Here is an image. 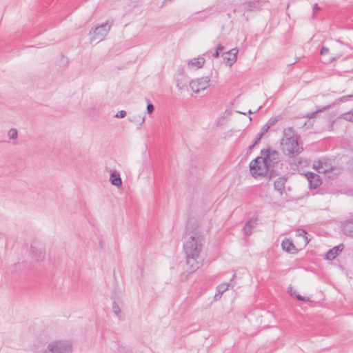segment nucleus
I'll list each match as a JSON object with an SVG mask.
<instances>
[{
  "label": "nucleus",
  "mask_w": 353,
  "mask_h": 353,
  "mask_svg": "<svg viewBox=\"0 0 353 353\" xmlns=\"http://www.w3.org/2000/svg\"><path fill=\"white\" fill-rule=\"evenodd\" d=\"M183 251L186 258L185 270L188 274H182L181 279L186 281L190 274L194 272L203 265L201 252L203 249L205 239L198 231L186 232L183 238Z\"/></svg>",
  "instance_id": "f257e3e1"
},
{
  "label": "nucleus",
  "mask_w": 353,
  "mask_h": 353,
  "mask_svg": "<svg viewBox=\"0 0 353 353\" xmlns=\"http://www.w3.org/2000/svg\"><path fill=\"white\" fill-rule=\"evenodd\" d=\"M281 148L282 152L285 155L290 158H294L301 154L303 150L302 145L299 143L297 139H288L281 140Z\"/></svg>",
  "instance_id": "f03ea898"
},
{
  "label": "nucleus",
  "mask_w": 353,
  "mask_h": 353,
  "mask_svg": "<svg viewBox=\"0 0 353 353\" xmlns=\"http://www.w3.org/2000/svg\"><path fill=\"white\" fill-rule=\"evenodd\" d=\"M250 170L254 178L265 176L271 170L261 157H258L250 162Z\"/></svg>",
  "instance_id": "7ed1b4c3"
},
{
  "label": "nucleus",
  "mask_w": 353,
  "mask_h": 353,
  "mask_svg": "<svg viewBox=\"0 0 353 353\" xmlns=\"http://www.w3.org/2000/svg\"><path fill=\"white\" fill-rule=\"evenodd\" d=\"M72 346L67 341H54L48 345L45 353H70Z\"/></svg>",
  "instance_id": "20e7f679"
},
{
  "label": "nucleus",
  "mask_w": 353,
  "mask_h": 353,
  "mask_svg": "<svg viewBox=\"0 0 353 353\" xmlns=\"http://www.w3.org/2000/svg\"><path fill=\"white\" fill-rule=\"evenodd\" d=\"M261 157L262 159L266 161L268 165L273 170L274 166L279 163V153L276 150H272L270 149L262 150H261Z\"/></svg>",
  "instance_id": "39448f33"
},
{
  "label": "nucleus",
  "mask_w": 353,
  "mask_h": 353,
  "mask_svg": "<svg viewBox=\"0 0 353 353\" xmlns=\"http://www.w3.org/2000/svg\"><path fill=\"white\" fill-rule=\"evenodd\" d=\"M210 79L209 77H203L190 82V87L194 92L198 93L205 90L210 86Z\"/></svg>",
  "instance_id": "423d86ee"
},
{
  "label": "nucleus",
  "mask_w": 353,
  "mask_h": 353,
  "mask_svg": "<svg viewBox=\"0 0 353 353\" xmlns=\"http://www.w3.org/2000/svg\"><path fill=\"white\" fill-rule=\"evenodd\" d=\"M111 27L112 25L108 24V22L96 27L93 30V35L91 37V41L96 39L102 41L110 32Z\"/></svg>",
  "instance_id": "0eeeda50"
},
{
  "label": "nucleus",
  "mask_w": 353,
  "mask_h": 353,
  "mask_svg": "<svg viewBox=\"0 0 353 353\" xmlns=\"http://www.w3.org/2000/svg\"><path fill=\"white\" fill-rule=\"evenodd\" d=\"M238 52L236 48H232L222 54L223 60L228 65L232 66L236 62Z\"/></svg>",
  "instance_id": "6e6552de"
},
{
  "label": "nucleus",
  "mask_w": 353,
  "mask_h": 353,
  "mask_svg": "<svg viewBox=\"0 0 353 353\" xmlns=\"http://www.w3.org/2000/svg\"><path fill=\"white\" fill-rule=\"evenodd\" d=\"M352 97H353V94H352L343 96V97H340L339 99H338L336 100V101L335 103H334L332 105H325V106H324V107L317 110L316 112H311V113L308 114L307 117L309 119L314 118L317 113L321 112L327 110H329L330 108H331L332 106H334L336 104H339L340 103H343V102L347 101L349 98H352Z\"/></svg>",
  "instance_id": "1a4fd4ad"
},
{
  "label": "nucleus",
  "mask_w": 353,
  "mask_h": 353,
  "mask_svg": "<svg viewBox=\"0 0 353 353\" xmlns=\"http://www.w3.org/2000/svg\"><path fill=\"white\" fill-rule=\"evenodd\" d=\"M31 254L32 257L37 261L42 260L45 256V252L43 246L37 243L31 245Z\"/></svg>",
  "instance_id": "9d476101"
},
{
  "label": "nucleus",
  "mask_w": 353,
  "mask_h": 353,
  "mask_svg": "<svg viewBox=\"0 0 353 353\" xmlns=\"http://www.w3.org/2000/svg\"><path fill=\"white\" fill-rule=\"evenodd\" d=\"M305 176L308 181L309 187L312 189H316L321 184L320 176L316 174L308 172L305 174Z\"/></svg>",
  "instance_id": "9b49d317"
},
{
  "label": "nucleus",
  "mask_w": 353,
  "mask_h": 353,
  "mask_svg": "<svg viewBox=\"0 0 353 353\" xmlns=\"http://www.w3.org/2000/svg\"><path fill=\"white\" fill-rule=\"evenodd\" d=\"M342 231L345 236L353 238V216L343 223Z\"/></svg>",
  "instance_id": "f8f14e48"
},
{
  "label": "nucleus",
  "mask_w": 353,
  "mask_h": 353,
  "mask_svg": "<svg viewBox=\"0 0 353 353\" xmlns=\"http://www.w3.org/2000/svg\"><path fill=\"white\" fill-rule=\"evenodd\" d=\"M343 248V245L341 244L338 246H335L333 248L330 249L326 254H325V259L327 260H333L335 259L339 253L342 251Z\"/></svg>",
  "instance_id": "ddd939ff"
},
{
  "label": "nucleus",
  "mask_w": 353,
  "mask_h": 353,
  "mask_svg": "<svg viewBox=\"0 0 353 353\" xmlns=\"http://www.w3.org/2000/svg\"><path fill=\"white\" fill-rule=\"evenodd\" d=\"M205 61L203 57H198V58H194L192 59H190L188 62V65L190 68H196L197 69L201 68Z\"/></svg>",
  "instance_id": "4468645a"
},
{
  "label": "nucleus",
  "mask_w": 353,
  "mask_h": 353,
  "mask_svg": "<svg viewBox=\"0 0 353 353\" xmlns=\"http://www.w3.org/2000/svg\"><path fill=\"white\" fill-rule=\"evenodd\" d=\"M281 246L283 250L288 252L294 253L296 251V247L289 239H285L281 243Z\"/></svg>",
  "instance_id": "2eb2a0df"
},
{
  "label": "nucleus",
  "mask_w": 353,
  "mask_h": 353,
  "mask_svg": "<svg viewBox=\"0 0 353 353\" xmlns=\"http://www.w3.org/2000/svg\"><path fill=\"white\" fill-rule=\"evenodd\" d=\"M257 219H251L246 221L245 225L243 229L245 235L249 236L252 234V230L256 225Z\"/></svg>",
  "instance_id": "dca6fc26"
},
{
  "label": "nucleus",
  "mask_w": 353,
  "mask_h": 353,
  "mask_svg": "<svg viewBox=\"0 0 353 353\" xmlns=\"http://www.w3.org/2000/svg\"><path fill=\"white\" fill-rule=\"evenodd\" d=\"M229 286H230V284L227 283H221V284L219 285L216 287V292L214 297V300L215 301L219 300L221 297L223 292H225L226 290H228Z\"/></svg>",
  "instance_id": "f3484780"
},
{
  "label": "nucleus",
  "mask_w": 353,
  "mask_h": 353,
  "mask_svg": "<svg viewBox=\"0 0 353 353\" xmlns=\"http://www.w3.org/2000/svg\"><path fill=\"white\" fill-rule=\"evenodd\" d=\"M285 181H286V179L284 177H281V178L277 179L274 182V189L276 191H278L281 194H282L284 191Z\"/></svg>",
  "instance_id": "a211bd4d"
},
{
  "label": "nucleus",
  "mask_w": 353,
  "mask_h": 353,
  "mask_svg": "<svg viewBox=\"0 0 353 353\" xmlns=\"http://www.w3.org/2000/svg\"><path fill=\"white\" fill-rule=\"evenodd\" d=\"M314 168L319 172V173H325L329 169V165L326 162L323 161H318L314 163Z\"/></svg>",
  "instance_id": "6ab92c4d"
},
{
  "label": "nucleus",
  "mask_w": 353,
  "mask_h": 353,
  "mask_svg": "<svg viewBox=\"0 0 353 353\" xmlns=\"http://www.w3.org/2000/svg\"><path fill=\"white\" fill-rule=\"evenodd\" d=\"M281 139H288V141L297 139L294 136V131L292 127H288L283 130V137Z\"/></svg>",
  "instance_id": "aec40b11"
},
{
  "label": "nucleus",
  "mask_w": 353,
  "mask_h": 353,
  "mask_svg": "<svg viewBox=\"0 0 353 353\" xmlns=\"http://www.w3.org/2000/svg\"><path fill=\"white\" fill-rule=\"evenodd\" d=\"M110 180L111 183L116 187L119 188L122 185V181L120 174L116 172H112L110 174Z\"/></svg>",
  "instance_id": "412c9836"
},
{
  "label": "nucleus",
  "mask_w": 353,
  "mask_h": 353,
  "mask_svg": "<svg viewBox=\"0 0 353 353\" xmlns=\"http://www.w3.org/2000/svg\"><path fill=\"white\" fill-rule=\"evenodd\" d=\"M270 128V127H268V124L265 123V125H263L261 128L260 132L257 135V137L255 140V143H258Z\"/></svg>",
  "instance_id": "4be33fe9"
},
{
  "label": "nucleus",
  "mask_w": 353,
  "mask_h": 353,
  "mask_svg": "<svg viewBox=\"0 0 353 353\" xmlns=\"http://www.w3.org/2000/svg\"><path fill=\"white\" fill-rule=\"evenodd\" d=\"M340 117L345 121L353 123V110L342 114Z\"/></svg>",
  "instance_id": "5701e85b"
},
{
  "label": "nucleus",
  "mask_w": 353,
  "mask_h": 353,
  "mask_svg": "<svg viewBox=\"0 0 353 353\" xmlns=\"http://www.w3.org/2000/svg\"><path fill=\"white\" fill-rule=\"evenodd\" d=\"M282 117L281 115H276L274 117H271L266 123L268 124V127H272L275 123H276L278 121H279L281 119Z\"/></svg>",
  "instance_id": "b1692460"
},
{
  "label": "nucleus",
  "mask_w": 353,
  "mask_h": 353,
  "mask_svg": "<svg viewBox=\"0 0 353 353\" xmlns=\"http://www.w3.org/2000/svg\"><path fill=\"white\" fill-rule=\"evenodd\" d=\"M8 137L10 139H17L18 136V132L17 129L15 128H11L8 133Z\"/></svg>",
  "instance_id": "393cba45"
},
{
  "label": "nucleus",
  "mask_w": 353,
  "mask_h": 353,
  "mask_svg": "<svg viewBox=\"0 0 353 353\" xmlns=\"http://www.w3.org/2000/svg\"><path fill=\"white\" fill-rule=\"evenodd\" d=\"M223 49H224L223 46L222 44L219 43L217 46L215 52L212 54V57L214 58H218L219 57L220 52H222L223 50Z\"/></svg>",
  "instance_id": "a878e982"
},
{
  "label": "nucleus",
  "mask_w": 353,
  "mask_h": 353,
  "mask_svg": "<svg viewBox=\"0 0 353 353\" xmlns=\"http://www.w3.org/2000/svg\"><path fill=\"white\" fill-rule=\"evenodd\" d=\"M154 111V105L149 99H147V112L151 114Z\"/></svg>",
  "instance_id": "bb28decb"
},
{
  "label": "nucleus",
  "mask_w": 353,
  "mask_h": 353,
  "mask_svg": "<svg viewBox=\"0 0 353 353\" xmlns=\"http://www.w3.org/2000/svg\"><path fill=\"white\" fill-rule=\"evenodd\" d=\"M112 310H113L114 313L117 315H119V314L121 312V310L116 302H113Z\"/></svg>",
  "instance_id": "cd10ccee"
},
{
  "label": "nucleus",
  "mask_w": 353,
  "mask_h": 353,
  "mask_svg": "<svg viewBox=\"0 0 353 353\" xmlns=\"http://www.w3.org/2000/svg\"><path fill=\"white\" fill-rule=\"evenodd\" d=\"M138 119H137V120H136V119H134V120L130 119V121H133V122H138V121H139V124L138 128H140V127L142 126V125L145 122V117H139Z\"/></svg>",
  "instance_id": "c85d7f7f"
},
{
  "label": "nucleus",
  "mask_w": 353,
  "mask_h": 353,
  "mask_svg": "<svg viewBox=\"0 0 353 353\" xmlns=\"http://www.w3.org/2000/svg\"><path fill=\"white\" fill-rule=\"evenodd\" d=\"M256 4H257V3H254V2H248V3H247L245 4L247 10H250V11L252 10L255 8Z\"/></svg>",
  "instance_id": "c756f323"
},
{
  "label": "nucleus",
  "mask_w": 353,
  "mask_h": 353,
  "mask_svg": "<svg viewBox=\"0 0 353 353\" xmlns=\"http://www.w3.org/2000/svg\"><path fill=\"white\" fill-rule=\"evenodd\" d=\"M126 115V112L125 110H120L119 111L117 114L115 115V117L117 118H123Z\"/></svg>",
  "instance_id": "7c9ffc66"
},
{
  "label": "nucleus",
  "mask_w": 353,
  "mask_h": 353,
  "mask_svg": "<svg viewBox=\"0 0 353 353\" xmlns=\"http://www.w3.org/2000/svg\"><path fill=\"white\" fill-rule=\"evenodd\" d=\"M328 52H329V49L327 47L323 46L321 49L320 54L321 55H325V54H327Z\"/></svg>",
  "instance_id": "2f4dec72"
},
{
  "label": "nucleus",
  "mask_w": 353,
  "mask_h": 353,
  "mask_svg": "<svg viewBox=\"0 0 353 353\" xmlns=\"http://www.w3.org/2000/svg\"><path fill=\"white\" fill-rule=\"evenodd\" d=\"M296 299H298L299 301H309V298H305L304 296H302L301 295L299 294L297 296H296Z\"/></svg>",
  "instance_id": "473e14b6"
},
{
  "label": "nucleus",
  "mask_w": 353,
  "mask_h": 353,
  "mask_svg": "<svg viewBox=\"0 0 353 353\" xmlns=\"http://www.w3.org/2000/svg\"><path fill=\"white\" fill-rule=\"evenodd\" d=\"M176 86L179 90H183L185 87V84H183L181 82H179V81L177 80Z\"/></svg>",
  "instance_id": "72a5a7b5"
},
{
  "label": "nucleus",
  "mask_w": 353,
  "mask_h": 353,
  "mask_svg": "<svg viewBox=\"0 0 353 353\" xmlns=\"http://www.w3.org/2000/svg\"><path fill=\"white\" fill-rule=\"evenodd\" d=\"M319 7L317 3H315L313 7V11L315 12L319 10Z\"/></svg>",
  "instance_id": "f704fd0d"
},
{
  "label": "nucleus",
  "mask_w": 353,
  "mask_h": 353,
  "mask_svg": "<svg viewBox=\"0 0 353 353\" xmlns=\"http://www.w3.org/2000/svg\"><path fill=\"white\" fill-rule=\"evenodd\" d=\"M288 292L290 293L291 295H294L295 296L298 294L296 293V292H292V288H290V290H288Z\"/></svg>",
  "instance_id": "c9c22d12"
},
{
  "label": "nucleus",
  "mask_w": 353,
  "mask_h": 353,
  "mask_svg": "<svg viewBox=\"0 0 353 353\" xmlns=\"http://www.w3.org/2000/svg\"><path fill=\"white\" fill-rule=\"evenodd\" d=\"M256 143H255V141H254L253 144H252L251 145L249 146L248 149L252 150Z\"/></svg>",
  "instance_id": "e433bc0d"
}]
</instances>
